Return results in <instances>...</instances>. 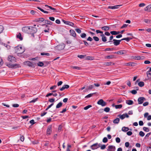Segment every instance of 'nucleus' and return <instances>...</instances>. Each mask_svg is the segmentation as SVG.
I'll use <instances>...</instances> for the list:
<instances>
[{
	"label": "nucleus",
	"mask_w": 151,
	"mask_h": 151,
	"mask_svg": "<svg viewBox=\"0 0 151 151\" xmlns=\"http://www.w3.org/2000/svg\"><path fill=\"white\" fill-rule=\"evenodd\" d=\"M15 52L18 54H21L23 53L25 50L21 46H18L14 48Z\"/></svg>",
	"instance_id": "f257e3e1"
},
{
	"label": "nucleus",
	"mask_w": 151,
	"mask_h": 151,
	"mask_svg": "<svg viewBox=\"0 0 151 151\" xmlns=\"http://www.w3.org/2000/svg\"><path fill=\"white\" fill-rule=\"evenodd\" d=\"M24 63L25 65L28 66L29 67L34 68L36 66V63H32V62L29 61H26L24 62Z\"/></svg>",
	"instance_id": "f03ea898"
},
{
	"label": "nucleus",
	"mask_w": 151,
	"mask_h": 151,
	"mask_svg": "<svg viewBox=\"0 0 151 151\" xmlns=\"http://www.w3.org/2000/svg\"><path fill=\"white\" fill-rule=\"evenodd\" d=\"M6 66H7L9 68H18L21 67L19 64L15 63L14 64H12L10 63L7 64Z\"/></svg>",
	"instance_id": "7ed1b4c3"
},
{
	"label": "nucleus",
	"mask_w": 151,
	"mask_h": 151,
	"mask_svg": "<svg viewBox=\"0 0 151 151\" xmlns=\"http://www.w3.org/2000/svg\"><path fill=\"white\" fill-rule=\"evenodd\" d=\"M37 29L34 27H29V34H32L34 36V34L37 31Z\"/></svg>",
	"instance_id": "20e7f679"
},
{
	"label": "nucleus",
	"mask_w": 151,
	"mask_h": 151,
	"mask_svg": "<svg viewBox=\"0 0 151 151\" xmlns=\"http://www.w3.org/2000/svg\"><path fill=\"white\" fill-rule=\"evenodd\" d=\"M101 145V144H98V143H96L91 145L90 146V148L92 150H94L100 147Z\"/></svg>",
	"instance_id": "39448f33"
},
{
	"label": "nucleus",
	"mask_w": 151,
	"mask_h": 151,
	"mask_svg": "<svg viewBox=\"0 0 151 151\" xmlns=\"http://www.w3.org/2000/svg\"><path fill=\"white\" fill-rule=\"evenodd\" d=\"M97 104L98 105H101L102 106H105L107 105V103L102 99L99 100L97 102Z\"/></svg>",
	"instance_id": "423d86ee"
},
{
	"label": "nucleus",
	"mask_w": 151,
	"mask_h": 151,
	"mask_svg": "<svg viewBox=\"0 0 151 151\" xmlns=\"http://www.w3.org/2000/svg\"><path fill=\"white\" fill-rule=\"evenodd\" d=\"M8 60L12 63L16 61V58L12 55H9L8 57Z\"/></svg>",
	"instance_id": "0eeeda50"
},
{
	"label": "nucleus",
	"mask_w": 151,
	"mask_h": 151,
	"mask_svg": "<svg viewBox=\"0 0 151 151\" xmlns=\"http://www.w3.org/2000/svg\"><path fill=\"white\" fill-rule=\"evenodd\" d=\"M146 99L145 98L143 97H139L138 99V104H142L144 101Z\"/></svg>",
	"instance_id": "6e6552de"
},
{
	"label": "nucleus",
	"mask_w": 151,
	"mask_h": 151,
	"mask_svg": "<svg viewBox=\"0 0 151 151\" xmlns=\"http://www.w3.org/2000/svg\"><path fill=\"white\" fill-rule=\"evenodd\" d=\"M133 58L134 60H142L144 59V57L143 56H138V55H136V56H133Z\"/></svg>",
	"instance_id": "1a4fd4ad"
},
{
	"label": "nucleus",
	"mask_w": 151,
	"mask_h": 151,
	"mask_svg": "<svg viewBox=\"0 0 151 151\" xmlns=\"http://www.w3.org/2000/svg\"><path fill=\"white\" fill-rule=\"evenodd\" d=\"M29 27H24L22 28V30L26 33L29 34Z\"/></svg>",
	"instance_id": "9d476101"
},
{
	"label": "nucleus",
	"mask_w": 151,
	"mask_h": 151,
	"mask_svg": "<svg viewBox=\"0 0 151 151\" xmlns=\"http://www.w3.org/2000/svg\"><path fill=\"white\" fill-rule=\"evenodd\" d=\"M137 63L133 62H129L126 63L125 64V65L128 66H134L136 65Z\"/></svg>",
	"instance_id": "9b49d317"
},
{
	"label": "nucleus",
	"mask_w": 151,
	"mask_h": 151,
	"mask_svg": "<svg viewBox=\"0 0 151 151\" xmlns=\"http://www.w3.org/2000/svg\"><path fill=\"white\" fill-rule=\"evenodd\" d=\"M126 52L124 50H122L114 52V53L118 55H122L125 54Z\"/></svg>",
	"instance_id": "f8f14e48"
},
{
	"label": "nucleus",
	"mask_w": 151,
	"mask_h": 151,
	"mask_svg": "<svg viewBox=\"0 0 151 151\" xmlns=\"http://www.w3.org/2000/svg\"><path fill=\"white\" fill-rule=\"evenodd\" d=\"M113 41H114L113 43L114 45L115 46H117L120 44V42L122 40H118L116 39H113Z\"/></svg>",
	"instance_id": "ddd939ff"
},
{
	"label": "nucleus",
	"mask_w": 151,
	"mask_h": 151,
	"mask_svg": "<svg viewBox=\"0 0 151 151\" xmlns=\"http://www.w3.org/2000/svg\"><path fill=\"white\" fill-rule=\"evenodd\" d=\"M115 147L113 145H110L108 146L107 150L108 151H115Z\"/></svg>",
	"instance_id": "4468645a"
},
{
	"label": "nucleus",
	"mask_w": 151,
	"mask_h": 151,
	"mask_svg": "<svg viewBox=\"0 0 151 151\" xmlns=\"http://www.w3.org/2000/svg\"><path fill=\"white\" fill-rule=\"evenodd\" d=\"M52 132V127L51 126H49L48 127L47 130V135H50Z\"/></svg>",
	"instance_id": "2eb2a0df"
},
{
	"label": "nucleus",
	"mask_w": 151,
	"mask_h": 151,
	"mask_svg": "<svg viewBox=\"0 0 151 151\" xmlns=\"http://www.w3.org/2000/svg\"><path fill=\"white\" fill-rule=\"evenodd\" d=\"M88 87L87 88H86L85 90L83 91L84 92L87 91L89 90H90L93 89L94 87V85H91L89 86L88 87Z\"/></svg>",
	"instance_id": "dca6fc26"
},
{
	"label": "nucleus",
	"mask_w": 151,
	"mask_h": 151,
	"mask_svg": "<svg viewBox=\"0 0 151 151\" xmlns=\"http://www.w3.org/2000/svg\"><path fill=\"white\" fill-rule=\"evenodd\" d=\"M121 6V5H115V6H109L108 7V9H118L119 8V6Z\"/></svg>",
	"instance_id": "f3484780"
},
{
	"label": "nucleus",
	"mask_w": 151,
	"mask_h": 151,
	"mask_svg": "<svg viewBox=\"0 0 151 151\" xmlns=\"http://www.w3.org/2000/svg\"><path fill=\"white\" fill-rule=\"evenodd\" d=\"M65 47V46H64V45H57L56 46V49H57L58 50H63L64 49V48Z\"/></svg>",
	"instance_id": "a211bd4d"
},
{
	"label": "nucleus",
	"mask_w": 151,
	"mask_h": 151,
	"mask_svg": "<svg viewBox=\"0 0 151 151\" xmlns=\"http://www.w3.org/2000/svg\"><path fill=\"white\" fill-rule=\"evenodd\" d=\"M45 21V19L42 18H39L35 19V21L36 22H41Z\"/></svg>",
	"instance_id": "6ab92c4d"
},
{
	"label": "nucleus",
	"mask_w": 151,
	"mask_h": 151,
	"mask_svg": "<svg viewBox=\"0 0 151 151\" xmlns=\"http://www.w3.org/2000/svg\"><path fill=\"white\" fill-rule=\"evenodd\" d=\"M70 35L71 36H73L74 37H76V34L73 30H70Z\"/></svg>",
	"instance_id": "aec40b11"
},
{
	"label": "nucleus",
	"mask_w": 151,
	"mask_h": 151,
	"mask_svg": "<svg viewBox=\"0 0 151 151\" xmlns=\"http://www.w3.org/2000/svg\"><path fill=\"white\" fill-rule=\"evenodd\" d=\"M69 87V86L68 85H66L63 86V87L60 89V91H63L65 89H68Z\"/></svg>",
	"instance_id": "412c9836"
},
{
	"label": "nucleus",
	"mask_w": 151,
	"mask_h": 151,
	"mask_svg": "<svg viewBox=\"0 0 151 151\" xmlns=\"http://www.w3.org/2000/svg\"><path fill=\"white\" fill-rule=\"evenodd\" d=\"M144 10L145 11L151 12V5H149L145 7Z\"/></svg>",
	"instance_id": "4be33fe9"
},
{
	"label": "nucleus",
	"mask_w": 151,
	"mask_h": 151,
	"mask_svg": "<svg viewBox=\"0 0 151 151\" xmlns=\"http://www.w3.org/2000/svg\"><path fill=\"white\" fill-rule=\"evenodd\" d=\"M129 130V128L128 127H123L122 129V130L124 132H126Z\"/></svg>",
	"instance_id": "5701e85b"
},
{
	"label": "nucleus",
	"mask_w": 151,
	"mask_h": 151,
	"mask_svg": "<svg viewBox=\"0 0 151 151\" xmlns=\"http://www.w3.org/2000/svg\"><path fill=\"white\" fill-rule=\"evenodd\" d=\"M133 101L131 100H127L126 101V103L129 105H131L133 104Z\"/></svg>",
	"instance_id": "b1692460"
},
{
	"label": "nucleus",
	"mask_w": 151,
	"mask_h": 151,
	"mask_svg": "<svg viewBox=\"0 0 151 151\" xmlns=\"http://www.w3.org/2000/svg\"><path fill=\"white\" fill-rule=\"evenodd\" d=\"M49 142L47 141L46 142L44 143H43V147L44 148H45V147H46L47 148H48V145H49Z\"/></svg>",
	"instance_id": "393cba45"
},
{
	"label": "nucleus",
	"mask_w": 151,
	"mask_h": 151,
	"mask_svg": "<svg viewBox=\"0 0 151 151\" xmlns=\"http://www.w3.org/2000/svg\"><path fill=\"white\" fill-rule=\"evenodd\" d=\"M101 29L103 30H104L105 31H108L109 30V27L107 26H105L102 27H101Z\"/></svg>",
	"instance_id": "a878e982"
},
{
	"label": "nucleus",
	"mask_w": 151,
	"mask_h": 151,
	"mask_svg": "<svg viewBox=\"0 0 151 151\" xmlns=\"http://www.w3.org/2000/svg\"><path fill=\"white\" fill-rule=\"evenodd\" d=\"M17 38L19 39L20 40H23V38L22 36V35L20 33L17 35Z\"/></svg>",
	"instance_id": "bb28decb"
},
{
	"label": "nucleus",
	"mask_w": 151,
	"mask_h": 151,
	"mask_svg": "<svg viewBox=\"0 0 151 151\" xmlns=\"http://www.w3.org/2000/svg\"><path fill=\"white\" fill-rule=\"evenodd\" d=\"M45 7H47L48 8L50 9H51L54 10L53 11L57 12V11L56 10V9H55L54 8H52V7L51 6H49L47 5H45Z\"/></svg>",
	"instance_id": "cd10ccee"
},
{
	"label": "nucleus",
	"mask_w": 151,
	"mask_h": 151,
	"mask_svg": "<svg viewBox=\"0 0 151 151\" xmlns=\"http://www.w3.org/2000/svg\"><path fill=\"white\" fill-rule=\"evenodd\" d=\"M120 121V119L119 118H117L114 119L113 121V122L114 124H117L119 123Z\"/></svg>",
	"instance_id": "c85d7f7f"
},
{
	"label": "nucleus",
	"mask_w": 151,
	"mask_h": 151,
	"mask_svg": "<svg viewBox=\"0 0 151 151\" xmlns=\"http://www.w3.org/2000/svg\"><path fill=\"white\" fill-rule=\"evenodd\" d=\"M132 38L131 37H127V38H123L121 40H126L127 42H129L130 40H132Z\"/></svg>",
	"instance_id": "c756f323"
},
{
	"label": "nucleus",
	"mask_w": 151,
	"mask_h": 151,
	"mask_svg": "<svg viewBox=\"0 0 151 151\" xmlns=\"http://www.w3.org/2000/svg\"><path fill=\"white\" fill-rule=\"evenodd\" d=\"M63 103L61 102H59L56 105V108L57 109L60 108L62 105Z\"/></svg>",
	"instance_id": "7c9ffc66"
},
{
	"label": "nucleus",
	"mask_w": 151,
	"mask_h": 151,
	"mask_svg": "<svg viewBox=\"0 0 151 151\" xmlns=\"http://www.w3.org/2000/svg\"><path fill=\"white\" fill-rule=\"evenodd\" d=\"M114 58V56L112 55H109L106 57L105 58L107 59H113Z\"/></svg>",
	"instance_id": "2f4dec72"
},
{
	"label": "nucleus",
	"mask_w": 151,
	"mask_h": 151,
	"mask_svg": "<svg viewBox=\"0 0 151 151\" xmlns=\"http://www.w3.org/2000/svg\"><path fill=\"white\" fill-rule=\"evenodd\" d=\"M45 22L46 24H49V25H52V22L49 20H45Z\"/></svg>",
	"instance_id": "473e14b6"
},
{
	"label": "nucleus",
	"mask_w": 151,
	"mask_h": 151,
	"mask_svg": "<svg viewBox=\"0 0 151 151\" xmlns=\"http://www.w3.org/2000/svg\"><path fill=\"white\" fill-rule=\"evenodd\" d=\"M66 24L67 25H69V26H72V27H73V26L74 25V23H73V22H70V21H67Z\"/></svg>",
	"instance_id": "72a5a7b5"
},
{
	"label": "nucleus",
	"mask_w": 151,
	"mask_h": 151,
	"mask_svg": "<svg viewBox=\"0 0 151 151\" xmlns=\"http://www.w3.org/2000/svg\"><path fill=\"white\" fill-rule=\"evenodd\" d=\"M138 85L139 86L142 87L144 86V83L143 81H140L138 83Z\"/></svg>",
	"instance_id": "f704fd0d"
},
{
	"label": "nucleus",
	"mask_w": 151,
	"mask_h": 151,
	"mask_svg": "<svg viewBox=\"0 0 151 151\" xmlns=\"http://www.w3.org/2000/svg\"><path fill=\"white\" fill-rule=\"evenodd\" d=\"M96 93H92L89 94H88V95H87V96H86L85 97V98H90V97H91V96H93V94H95Z\"/></svg>",
	"instance_id": "c9c22d12"
},
{
	"label": "nucleus",
	"mask_w": 151,
	"mask_h": 151,
	"mask_svg": "<svg viewBox=\"0 0 151 151\" xmlns=\"http://www.w3.org/2000/svg\"><path fill=\"white\" fill-rule=\"evenodd\" d=\"M37 65L38 66L42 67L44 65V63L42 62L39 61L37 63Z\"/></svg>",
	"instance_id": "e433bc0d"
},
{
	"label": "nucleus",
	"mask_w": 151,
	"mask_h": 151,
	"mask_svg": "<svg viewBox=\"0 0 151 151\" xmlns=\"http://www.w3.org/2000/svg\"><path fill=\"white\" fill-rule=\"evenodd\" d=\"M118 116L119 117V118L122 120L123 119L125 118L124 114H123L122 115H118Z\"/></svg>",
	"instance_id": "4c0bfd02"
},
{
	"label": "nucleus",
	"mask_w": 151,
	"mask_h": 151,
	"mask_svg": "<svg viewBox=\"0 0 151 151\" xmlns=\"http://www.w3.org/2000/svg\"><path fill=\"white\" fill-rule=\"evenodd\" d=\"M116 109H120L122 108V104H119L116 105L115 106Z\"/></svg>",
	"instance_id": "58836bf2"
},
{
	"label": "nucleus",
	"mask_w": 151,
	"mask_h": 151,
	"mask_svg": "<svg viewBox=\"0 0 151 151\" xmlns=\"http://www.w3.org/2000/svg\"><path fill=\"white\" fill-rule=\"evenodd\" d=\"M93 59V57L91 56H87L86 57V59L88 60H92Z\"/></svg>",
	"instance_id": "ea45409f"
},
{
	"label": "nucleus",
	"mask_w": 151,
	"mask_h": 151,
	"mask_svg": "<svg viewBox=\"0 0 151 151\" xmlns=\"http://www.w3.org/2000/svg\"><path fill=\"white\" fill-rule=\"evenodd\" d=\"M143 130L146 132H148L149 131V129L148 128L146 127H144L143 128Z\"/></svg>",
	"instance_id": "a19ab883"
},
{
	"label": "nucleus",
	"mask_w": 151,
	"mask_h": 151,
	"mask_svg": "<svg viewBox=\"0 0 151 151\" xmlns=\"http://www.w3.org/2000/svg\"><path fill=\"white\" fill-rule=\"evenodd\" d=\"M110 108L108 107H106L105 108L104 110L106 112H109L110 111Z\"/></svg>",
	"instance_id": "79ce46f5"
},
{
	"label": "nucleus",
	"mask_w": 151,
	"mask_h": 151,
	"mask_svg": "<svg viewBox=\"0 0 151 151\" xmlns=\"http://www.w3.org/2000/svg\"><path fill=\"white\" fill-rule=\"evenodd\" d=\"M86 36V35L85 33H82L81 34V37L82 38H84Z\"/></svg>",
	"instance_id": "37998d69"
},
{
	"label": "nucleus",
	"mask_w": 151,
	"mask_h": 151,
	"mask_svg": "<svg viewBox=\"0 0 151 151\" xmlns=\"http://www.w3.org/2000/svg\"><path fill=\"white\" fill-rule=\"evenodd\" d=\"M40 54L42 55H47V56H49L50 55V54L48 53L42 52V53H41Z\"/></svg>",
	"instance_id": "c03bdc74"
},
{
	"label": "nucleus",
	"mask_w": 151,
	"mask_h": 151,
	"mask_svg": "<svg viewBox=\"0 0 151 151\" xmlns=\"http://www.w3.org/2000/svg\"><path fill=\"white\" fill-rule=\"evenodd\" d=\"M1 45H4L5 47H7L8 49H9L10 48V46L9 45H8L2 42L1 43Z\"/></svg>",
	"instance_id": "a18cd8bd"
},
{
	"label": "nucleus",
	"mask_w": 151,
	"mask_h": 151,
	"mask_svg": "<svg viewBox=\"0 0 151 151\" xmlns=\"http://www.w3.org/2000/svg\"><path fill=\"white\" fill-rule=\"evenodd\" d=\"M139 135L142 137H143L144 135H145V133L143 132L142 131H140L139 132Z\"/></svg>",
	"instance_id": "49530a36"
},
{
	"label": "nucleus",
	"mask_w": 151,
	"mask_h": 151,
	"mask_svg": "<svg viewBox=\"0 0 151 151\" xmlns=\"http://www.w3.org/2000/svg\"><path fill=\"white\" fill-rule=\"evenodd\" d=\"M91 107V105H88L84 107V109L85 110H87L90 108Z\"/></svg>",
	"instance_id": "de8ad7c7"
},
{
	"label": "nucleus",
	"mask_w": 151,
	"mask_h": 151,
	"mask_svg": "<svg viewBox=\"0 0 151 151\" xmlns=\"http://www.w3.org/2000/svg\"><path fill=\"white\" fill-rule=\"evenodd\" d=\"M151 20L150 19H145L144 20V21L146 23H150Z\"/></svg>",
	"instance_id": "09e8293b"
},
{
	"label": "nucleus",
	"mask_w": 151,
	"mask_h": 151,
	"mask_svg": "<svg viewBox=\"0 0 151 151\" xmlns=\"http://www.w3.org/2000/svg\"><path fill=\"white\" fill-rule=\"evenodd\" d=\"M111 62H106L105 63V65L106 66H108L109 65H111Z\"/></svg>",
	"instance_id": "8fccbe9b"
},
{
	"label": "nucleus",
	"mask_w": 151,
	"mask_h": 151,
	"mask_svg": "<svg viewBox=\"0 0 151 151\" xmlns=\"http://www.w3.org/2000/svg\"><path fill=\"white\" fill-rule=\"evenodd\" d=\"M93 38L94 40L96 41H98L99 40V38L97 37L94 36L93 37Z\"/></svg>",
	"instance_id": "3c124183"
},
{
	"label": "nucleus",
	"mask_w": 151,
	"mask_h": 151,
	"mask_svg": "<svg viewBox=\"0 0 151 151\" xmlns=\"http://www.w3.org/2000/svg\"><path fill=\"white\" fill-rule=\"evenodd\" d=\"M103 142L104 143H106L108 141L107 138L106 137H104L103 139Z\"/></svg>",
	"instance_id": "603ef678"
},
{
	"label": "nucleus",
	"mask_w": 151,
	"mask_h": 151,
	"mask_svg": "<svg viewBox=\"0 0 151 151\" xmlns=\"http://www.w3.org/2000/svg\"><path fill=\"white\" fill-rule=\"evenodd\" d=\"M116 141L117 143H119L120 142L121 140L119 138L117 137L116 138Z\"/></svg>",
	"instance_id": "864d4df0"
},
{
	"label": "nucleus",
	"mask_w": 151,
	"mask_h": 151,
	"mask_svg": "<svg viewBox=\"0 0 151 151\" xmlns=\"http://www.w3.org/2000/svg\"><path fill=\"white\" fill-rule=\"evenodd\" d=\"M38 99V98H36L35 99H34L30 101L29 103H34V102H35L36 101H37V100Z\"/></svg>",
	"instance_id": "5fc2aeb1"
},
{
	"label": "nucleus",
	"mask_w": 151,
	"mask_h": 151,
	"mask_svg": "<svg viewBox=\"0 0 151 151\" xmlns=\"http://www.w3.org/2000/svg\"><path fill=\"white\" fill-rule=\"evenodd\" d=\"M130 92L133 94H135L137 93V91L134 90L130 91Z\"/></svg>",
	"instance_id": "6e6d98bb"
},
{
	"label": "nucleus",
	"mask_w": 151,
	"mask_h": 151,
	"mask_svg": "<svg viewBox=\"0 0 151 151\" xmlns=\"http://www.w3.org/2000/svg\"><path fill=\"white\" fill-rule=\"evenodd\" d=\"M102 41L104 42H106L107 41L106 37V36H104L102 37Z\"/></svg>",
	"instance_id": "4d7b16f0"
},
{
	"label": "nucleus",
	"mask_w": 151,
	"mask_h": 151,
	"mask_svg": "<svg viewBox=\"0 0 151 151\" xmlns=\"http://www.w3.org/2000/svg\"><path fill=\"white\" fill-rule=\"evenodd\" d=\"M110 33L113 35H116V31H111Z\"/></svg>",
	"instance_id": "13d9d810"
},
{
	"label": "nucleus",
	"mask_w": 151,
	"mask_h": 151,
	"mask_svg": "<svg viewBox=\"0 0 151 151\" xmlns=\"http://www.w3.org/2000/svg\"><path fill=\"white\" fill-rule=\"evenodd\" d=\"M3 29V27L2 25H0V34L2 32Z\"/></svg>",
	"instance_id": "bf43d9fd"
},
{
	"label": "nucleus",
	"mask_w": 151,
	"mask_h": 151,
	"mask_svg": "<svg viewBox=\"0 0 151 151\" xmlns=\"http://www.w3.org/2000/svg\"><path fill=\"white\" fill-rule=\"evenodd\" d=\"M101 150H104L106 148V145H101Z\"/></svg>",
	"instance_id": "052dcab7"
},
{
	"label": "nucleus",
	"mask_w": 151,
	"mask_h": 151,
	"mask_svg": "<svg viewBox=\"0 0 151 151\" xmlns=\"http://www.w3.org/2000/svg\"><path fill=\"white\" fill-rule=\"evenodd\" d=\"M48 101L50 102L53 103L55 101V99L54 98L50 99H49Z\"/></svg>",
	"instance_id": "680f3d73"
},
{
	"label": "nucleus",
	"mask_w": 151,
	"mask_h": 151,
	"mask_svg": "<svg viewBox=\"0 0 151 151\" xmlns=\"http://www.w3.org/2000/svg\"><path fill=\"white\" fill-rule=\"evenodd\" d=\"M72 68L74 69H76L78 70H80L81 69V68L78 66H73Z\"/></svg>",
	"instance_id": "e2e57ef3"
},
{
	"label": "nucleus",
	"mask_w": 151,
	"mask_h": 151,
	"mask_svg": "<svg viewBox=\"0 0 151 151\" xmlns=\"http://www.w3.org/2000/svg\"><path fill=\"white\" fill-rule=\"evenodd\" d=\"M114 49L113 48H107L105 49V51L113 50Z\"/></svg>",
	"instance_id": "0e129e2a"
},
{
	"label": "nucleus",
	"mask_w": 151,
	"mask_h": 151,
	"mask_svg": "<svg viewBox=\"0 0 151 151\" xmlns=\"http://www.w3.org/2000/svg\"><path fill=\"white\" fill-rule=\"evenodd\" d=\"M93 39L90 37H89L87 39V40L91 42L93 41Z\"/></svg>",
	"instance_id": "69168bd1"
},
{
	"label": "nucleus",
	"mask_w": 151,
	"mask_h": 151,
	"mask_svg": "<svg viewBox=\"0 0 151 151\" xmlns=\"http://www.w3.org/2000/svg\"><path fill=\"white\" fill-rule=\"evenodd\" d=\"M132 134V132L130 131H128L127 133V134L128 136H131Z\"/></svg>",
	"instance_id": "338daca9"
},
{
	"label": "nucleus",
	"mask_w": 151,
	"mask_h": 151,
	"mask_svg": "<svg viewBox=\"0 0 151 151\" xmlns=\"http://www.w3.org/2000/svg\"><path fill=\"white\" fill-rule=\"evenodd\" d=\"M24 139V136H21L20 137V140L22 142H23Z\"/></svg>",
	"instance_id": "774afa93"
}]
</instances>
